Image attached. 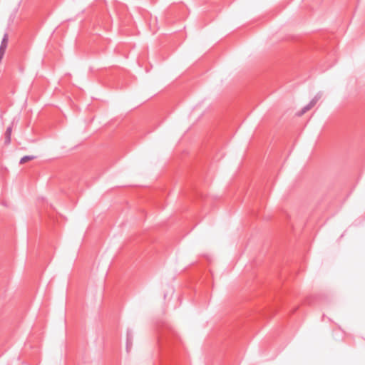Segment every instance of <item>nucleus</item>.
<instances>
[{"label": "nucleus", "mask_w": 365, "mask_h": 365, "mask_svg": "<svg viewBox=\"0 0 365 365\" xmlns=\"http://www.w3.org/2000/svg\"><path fill=\"white\" fill-rule=\"evenodd\" d=\"M8 41H9V36L8 34H4L3 38L1 42L0 48L2 50H6L8 46Z\"/></svg>", "instance_id": "obj_2"}, {"label": "nucleus", "mask_w": 365, "mask_h": 365, "mask_svg": "<svg viewBox=\"0 0 365 365\" xmlns=\"http://www.w3.org/2000/svg\"><path fill=\"white\" fill-rule=\"evenodd\" d=\"M12 128L9 126L5 132V144L9 145L11 143Z\"/></svg>", "instance_id": "obj_1"}, {"label": "nucleus", "mask_w": 365, "mask_h": 365, "mask_svg": "<svg viewBox=\"0 0 365 365\" xmlns=\"http://www.w3.org/2000/svg\"><path fill=\"white\" fill-rule=\"evenodd\" d=\"M36 158V156L34 155H25L20 160V163L23 164L29 160H31Z\"/></svg>", "instance_id": "obj_4"}, {"label": "nucleus", "mask_w": 365, "mask_h": 365, "mask_svg": "<svg viewBox=\"0 0 365 365\" xmlns=\"http://www.w3.org/2000/svg\"><path fill=\"white\" fill-rule=\"evenodd\" d=\"M312 108H313L312 106H311V105L309 103H308L307 106H305L299 113H298V115L299 116H301L302 115H304L305 113H307L309 110H310Z\"/></svg>", "instance_id": "obj_6"}, {"label": "nucleus", "mask_w": 365, "mask_h": 365, "mask_svg": "<svg viewBox=\"0 0 365 365\" xmlns=\"http://www.w3.org/2000/svg\"><path fill=\"white\" fill-rule=\"evenodd\" d=\"M312 108H313L312 106H311V105L309 103H308L307 106H305L299 113H298V115L299 116H301L302 115H304L305 113H307L309 110H310Z\"/></svg>", "instance_id": "obj_5"}, {"label": "nucleus", "mask_w": 365, "mask_h": 365, "mask_svg": "<svg viewBox=\"0 0 365 365\" xmlns=\"http://www.w3.org/2000/svg\"><path fill=\"white\" fill-rule=\"evenodd\" d=\"M322 95L323 94L322 92L317 93L309 103L311 105V106L314 107L316 105V103L321 99Z\"/></svg>", "instance_id": "obj_3"}]
</instances>
